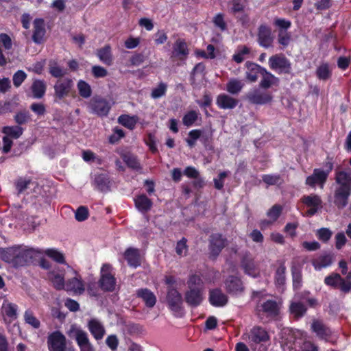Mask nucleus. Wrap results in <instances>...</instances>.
Listing matches in <instances>:
<instances>
[{
	"instance_id": "obj_1",
	"label": "nucleus",
	"mask_w": 351,
	"mask_h": 351,
	"mask_svg": "<svg viewBox=\"0 0 351 351\" xmlns=\"http://www.w3.org/2000/svg\"><path fill=\"white\" fill-rule=\"evenodd\" d=\"M42 252L38 249L27 247L23 245L0 249L1 258L14 267H23L32 263L35 256Z\"/></svg>"
},
{
	"instance_id": "obj_2",
	"label": "nucleus",
	"mask_w": 351,
	"mask_h": 351,
	"mask_svg": "<svg viewBox=\"0 0 351 351\" xmlns=\"http://www.w3.org/2000/svg\"><path fill=\"white\" fill-rule=\"evenodd\" d=\"M335 182L337 186L333 192L334 205L339 210L347 206L351 195V170L336 171Z\"/></svg>"
},
{
	"instance_id": "obj_3",
	"label": "nucleus",
	"mask_w": 351,
	"mask_h": 351,
	"mask_svg": "<svg viewBox=\"0 0 351 351\" xmlns=\"http://www.w3.org/2000/svg\"><path fill=\"white\" fill-rule=\"evenodd\" d=\"M270 337L261 326H256L247 333V342L252 351H267Z\"/></svg>"
},
{
	"instance_id": "obj_4",
	"label": "nucleus",
	"mask_w": 351,
	"mask_h": 351,
	"mask_svg": "<svg viewBox=\"0 0 351 351\" xmlns=\"http://www.w3.org/2000/svg\"><path fill=\"white\" fill-rule=\"evenodd\" d=\"M98 284L100 289L104 292H113L115 290L117 280L111 265L103 264Z\"/></svg>"
},
{
	"instance_id": "obj_5",
	"label": "nucleus",
	"mask_w": 351,
	"mask_h": 351,
	"mask_svg": "<svg viewBox=\"0 0 351 351\" xmlns=\"http://www.w3.org/2000/svg\"><path fill=\"white\" fill-rule=\"evenodd\" d=\"M166 299L169 309L175 316L182 317L184 314V307L181 293L176 288L169 287Z\"/></svg>"
},
{
	"instance_id": "obj_6",
	"label": "nucleus",
	"mask_w": 351,
	"mask_h": 351,
	"mask_svg": "<svg viewBox=\"0 0 351 351\" xmlns=\"http://www.w3.org/2000/svg\"><path fill=\"white\" fill-rule=\"evenodd\" d=\"M269 68L279 75L290 74L291 64L290 60L282 53L275 54L268 60Z\"/></svg>"
},
{
	"instance_id": "obj_7",
	"label": "nucleus",
	"mask_w": 351,
	"mask_h": 351,
	"mask_svg": "<svg viewBox=\"0 0 351 351\" xmlns=\"http://www.w3.org/2000/svg\"><path fill=\"white\" fill-rule=\"evenodd\" d=\"M69 335L75 340L80 348V351H95L93 345L90 341L88 333L80 328L72 326Z\"/></svg>"
},
{
	"instance_id": "obj_8",
	"label": "nucleus",
	"mask_w": 351,
	"mask_h": 351,
	"mask_svg": "<svg viewBox=\"0 0 351 351\" xmlns=\"http://www.w3.org/2000/svg\"><path fill=\"white\" fill-rule=\"evenodd\" d=\"M227 245V239L221 233H213L208 239L209 258L215 260Z\"/></svg>"
},
{
	"instance_id": "obj_9",
	"label": "nucleus",
	"mask_w": 351,
	"mask_h": 351,
	"mask_svg": "<svg viewBox=\"0 0 351 351\" xmlns=\"http://www.w3.org/2000/svg\"><path fill=\"white\" fill-rule=\"evenodd\" d=\"M274 35L270 26L266 23L261 24L256 33V42L258 45L265 49L273 47Z\"/></svg>"
},
{
	"instance_id": "obj_10",
	"label": "nucleus",
	"mask_w": 351,
	"mask_h": 351,
	"mask_svg": "<svg viewBox=\"0 0 351 351\" xmlns=\"http://www.w3.org/2000/svg\"><path fill=\"white\" fill-rule=\"evenodd\" d=\"M47 347L49 351H66V339L60 330H55L47 337Z\"/></svg>"
},
{
	"instance_id": "obj_11",
	"label": "nucleus",
	"mask_w": 351,
	"mask_h": 351,
	"mask_svg": "<svg viewBox=\"0 0 351 351\" xmlns=\"http://www.w3.org/2000/svg\"><path fill=\"white\" fill-rule=\"evenodd\" d=\"M301 202L308 208L306 212L307 217L315 215L322 208V200L317 194L304 195L301 198Z\"/></svg>"
},
{
	"instance_id": "obj_12",
	"label": "nucleus",
	"mask_w": 351,
	"mask_h": 351,
	"mask_svg": "<svg viewBox=\"0 0 351 351\" xmlns=\"http://www.w3.org/2000/svg\"><path fill=\"white\" fill-rule=\"evenodd\" d=\"M328 176L322 168H315L313 171V173L306 177L305 184L311 188H315L317 186L320 189H323L326 184Z\"/></svg>"
},
{
	"instance_id": "obj_13",
	"label": "nucleus",
	"mask_w": 351,
	"mask_h": 351,
	"mask_svg": "<svg viewBox=\"0 0 351 351\" xmlns=\"http://www.w3.org/2000/svg\"><path fill=\"white\" fill-rule=\"evenodd\" d=\"M89 108L91 113L99 117H106L108 114L111 106L106 99L98 97L90 101Z\"/></svg>"
},
{
	"instance_id": "obj_14",
	"label": "nucleus",
	"mask_w": 351,
	"mask_h": 351,
	"mask_svg": "<svg viewBox=\"0 0 351 351\" xmlns=\"http://www.w3.org/2000/svg\"><path fill=\"white\" fill-rule=\"evenodd\" d=\"M73 86V81L71 78L58 80L53 86L54 96L59 100L62 99L69 95Z\"/></svg>"
},
{
	"instance_id": "obj_15",
	"label": "nucleus",
	"mask_w": 351,
	"mask_h": 351,
	"mask_svg": "<svg viewBox=\"0 0 351 351\" xmlns=\"http://www.w3.org/2000/svg\"><path fill=\"white\" fill-rule=\"evenodd\" d=\"M225 289L231 295L241 294L245 289L241 278L234 276H228L224 281Z\"/></svg>"
},
{
	"instance_id": "obj_16",
	"label": "nucleus",
	"mask_w": 351,
	"mask_h": 351,
	"mask_svg": "<svg viewBox=\"0 0 351 351\" xmlns=\"http://www.w3.org/2000/svg\"><path fill=\"white\" fill-rule=\"evenodd\" d=\"M247 99L250 104L265 105L271 102L273 96L269 93L262 92L258 89H255L247 93Z\"/></svg>"
},
{
	"instance_id": "obj_17",
	"label": "nucleus",
	"mask_w": 351,
	"mask_h": 351,
	"mask_svg": "<svg viewBox=\"0 0 351 351\" xmlns=\"http://www.w3.org/2000/svg\"><path fill=\"white\" fill-rule=\"evenodd\" d=\"M271 267L275 269L274 280L276 287L277 288H282L286 283L287 279L285 261L278 260Z\"/></svg>"
},
{
	"instance_id": "obj_18",
	"label": "nucleus",
	"mask_w": 351,
	"mask_h": 351,
	"mask_svg": "<svg viewBox=\"0 0 351 351\" xmlns=\"http://www.w3.org/2000/svg\"><path fill=\"white\" fill-rule=\"evenodd\" d=\"M300 337H297L294 332L288 330L282 332L281 347L283 351H295L296 345L299 343Z\"/></svg>"
},
{
	"instance_id": "obj_19",
	"label": "nucleus",
	"mask_w": 351,
	"mask_h": 351,
	"mask_svg": "<svg viewBox=\"0 0 351 351\" xmlns=\"http://www.w3.org/2000/svg\"><path fill=\"white\" fill-rule=\"evenodd\" d=\"M208 301L215 307H223L228 302V297L220 288L209 290Z\"/></svg>"
},
{
	"instance_id": "obj_20",
	"label": "nucleus",
	"mask_w": 351,
	"mask_h": 351,
	"mask_svg": "<svg viewBox=\"0 0 351 351\" xmlns=\"http://www.w3.org/2000/svg\"><path fill=\"white\" fill-rule=\"evenodd\" d=\"M204 291L201 289H188L184 293V300L191 308L199 306L204 300Z\"/></svg>"
},
{
	"instance_id": "obj_21",
	"label": "nucleus",
	"mask_w": 351,
	"mask_h": 351,
	"mask_svg": "<svg viewBox=\"0 0 351 351\" xmlns=\"http://www.w3.org/2000/svg\"><path fill=\"white\" fill-rule=\"evenodd\" d=\"M189 53L187 44L184 39L178 38L176 40L171 53V58L179 60H185Z\"/></svg>"
},
{
	"instance_id": "obj_22",
	"label": "nucleus",
	"mask_w": 351,
	"mask_h": 351,
	"mask_svg": "<svg viewBox=\"0 0 351 351\" xmlns=\"http://www.w3.org/2000/svg\"><path fill=\"white\" fill-rule=\"evenodd\" d=\"M257 309L271 317H276L280 314L278 304L277 302L274 300H267L263 303L258 304Z\"/></svg>"
},
{
	"instance_id": "obj_23",
	"label": "nucleus",
	"mask_w": 351,
	"mask_h": 351,
	"mask_svg": "<svg viewBox=\"0 0 351 351\" xmlns=\"http://www.w3.org/2000/svg\"><path fill=\"white\" fill-rule=\"evenodd\" d=\"M93 184L100 192L107 193L110 191V180L108 173L95 174Z\"/></svg>"
},
{
	"instance_id": "obj_24",
	"label": "nucleus",
	"mask_w": 351,
	"mask_h": 351,
	"mask_svg": "<svg viewBox=\"0 0 351 351\" xmlns=\"http://www.w3.org/2000/svg\"><path fill=\"white\" fill-rule=\"evenodd\" d=\"M64 290L74 294L81 295L85 291L84 284L80 276L73 277L65 282Z\"/></svg>"
},
{
	"instance_id": "obj_25",
	"label": "nucleus",
	"mask_w": 351,
	"mask_h": 351,
	"mask_svg": "<svg viewBox=\"0 0 351 351\" xmlns=\"http://www.w3.org/2000/svg\"><path fill=\"white\" fill-rule=\"evenodd\" d=\"M88 329L95 340H101L106 334L104 325L97 319L93 318L88 322Z\"/></svg>"
},
{
	"instance_id": "obj_26",
	"label": "nucleus",
	"mask_w": 351,
	"mask_h": 351,
	"mask_svg": "<svg viewBox=\"0 0 351 351\" xmlns=\"http://www.w3.org/2000/svg\"><path fill=\"white\" fill-rule=\"evenodd\" d=\"M46 34L45 21L43 19L37 18L34 21V32L32 40L36 44H40Z\"/></svg>"
},
{
	"instance_id": "obj_27",
	"label": "nucleus",
	"mask_w": 351,
	"mask_h": 351,
	"mask_svg": "<svg viewBox=\"0 0 351 351\" xmlns=\"http://www.w3.org/2000/svg\"><path fill=\"white\" fill-rule=\"evenodd\" d=\"M136 209L141 213H148L153 206V202L145 194H140L134 198Z\"/></svg>"
},
{
	"instance_id": "obj_28",
	"label": "nucleus",
	"mask_w": 351,
	"mask_h": 351,
	"mask_svg": "<svg viewBox=\"0 0 351 351\" xmlns=\"http://www.w3.org/2000/svg\"><path fill=\"white\" fill-rule=\"evenodd\" d=\"M335 255L331 252H324L317 258L312 261V265L315 269L320 270L330 266L334 261Z\"/></svg>"
},
{
	"instance_id": "obj_29",
	"label": "nucleus",
	"mask_w": 351,
	"mask_h": 351,
	"mask_svg": "<svg viewBox=\"0 0 351 351\" xmlns=\"http://www.w3.org/2000/svg\"><path fill=\"white\" fill-rule=\"evenodd\" d=\"M307 312V307L302 302H291L289 306V313L295 320L302 318Z\"/></svg>"
},
{
	"instance_id": "obj_30",
	"label": "nucleus",
	"mask_w": 351,
	"mask_h": 351,
	"mask_svg": "<svg viewBox=\"0 0 351 351\" xmlns=\"http://www.w3.org/2000/svg\"><path fill=\"white\" fill-rule=\"evenodd\" d=\"M216 104L220 109H233L238 105L239 100L222 93L217 96Z\"/></svg>"
},
{
	"instance_id": "obj_31",
	"label": "nucleus",
	"mask_w": 351,
	"mask_h": 351,
	"mask_svg": "<svg viewBox=\"0 0 351 351\" xmlns=\"http://www.w3.org/2000/svg\"><path fill=\"white\" fill-rule=\"evenodd\" d=\"M123 255L129 266L136 268L141 265V257L138 249L128 247L125 250Z\"/></svg>"
},
{
	"instance_id": "obj_32",
	"label": "nucleus",
	"mask_w": 351,
	"mask_h": 351,
	"mask_svg": "<svg viewBox=\"0 0 351 351\" xmlns=\"http://www.w3.org/2000/svg\"><path fill=\"white\" fill-rule=\"evenodd\" d=\"M136 296L142 299L148 308L154 307L156 303V295L147 288H141L136 290Z\"/></svg>"
},
{
	"instance_id": "obj_33",
	"label": "nucleus",
	"mask_w": 351,
	"mask_h": 351,
	"mask_svg": "<svg viewBox=\"0 0 351 351\" xmlns=\"http://www.w3.org/2000/svg\"><path fill=\"white\" fill-rule=\"evenodd\" d=\"M245 65L247 69L246 71L247 80L251 82H255L258 80V76L262 75L263 70L265 68L251 62H247Z\"/></svg>"
},
{
	"instance_id": "obj_34",
	"label": "nucleus",
	"mask_w": 351,
	"mask_h": 351,
	"mask_svg": "<svg viewBox=\"0 0 351 351\" xmlns=\"http://www.w3.org/2000/svg\"><path fill=\"white\" fill-rule=\"evenodd\" d=\"M241 267L245 274L256 277V270L254 258L251 257L250 253H246L243 256L241 261Z\"/></svg>"
},
{
	"instance_id": "obj_35",
	"label": "nucleus",
	"mask_w": 351,
	"mask_h": 351,
	"mask_svg": "<svg viewBox=\"0 0 351 351\" xmlns=\"http://www.w3.org/2000/svg\"><path fill=\"white\" fill-rule=\"evenodd\" d=\"M32 97L34 99L43 98L47 90V84L43 80L36 79L30 86Z\"/></svg>"
},
{
	"instance_id": "obj_36",
	"label": "nucleus",
	"mask_w": 351,
	"mask_h": 351,
	"mask_svg": "<svg viewBox=\"0 0 351 351\" xmlns=\"http://www.w3.org/2000/svg\"><path fill=\"white\" fill-rule=\"evenodd\" d=\"M293 289V290H300L302 286V267L299 265L293 264L291 267Z\"/></svg>"
},
{
	"instance_id": "obj_37",
	"label": "nucleus",
	"mask_w": 351,
	"mask_h": 351,
	"mask_svg": "<svg viewBox=\"0 0 351 351\" xmlns=\"http://www.w3.org/2000/svg\"><path fill=\"white\" fill-rule=\"evenodd\" d=\"M97 56L100 61L106 65L110 66L112 64L113 57L111 47L109 45L99 49L97 51Z\"/></svg>"
},
{
	"instance_id": "obj_38",
	"label": "nucleus",
	"mask_w": 351,
	"mask_h": 351,
	"mask_svg": "<svg viewBox=\"0 0 351 351\" xmlns=\"http://www.w3.org/2000/svg\"><path fill=\"white\" fill-rule=\"evenodd\" d=\"M312 330L321 339H327L331 335V330L319 320L313 321L311 324Z\"/></svg>"
},
{
	"instance_id": "obj_39",
	"label": "nucleus",
	"mask_w": 351,
	"mask_h": 351,
	"mask_svg": "<svg viewBox=\"0 0 351 351\" xmlns=\"http://www.w3.org/2000/svg\"><path fill=\"white\" fill-rule=\"evenodd\" d=\"M261 76L262 79L259 83V86L264 89L270 88L271 85L278 82V78L269 72L265 68L263 70V73Z\"/></svg>"
},
{
	"instance_id": "obj_40",
	"label": "nucleus",
	"mask_w": 351,
	"mask_h": 351,
	"mask_svg": "<svg viewBox=\"0 0 351 351\" xmlns=\"http://www.w3.org/2000/svg\"><path fill=\"white\" fill-rule=\"evenodd\" d=\"M24 130L25 129L23 127L15 125L4 126L3 127L1 132L6 136H8L12 139H18L23 135Z\"/></svg>"
},
{
	"instance_id": "obj_41",
	"label": "nucleus",
	"mask_w": 351,
	"mask_h": 351,
	"mask_svg": "<svg viewBox=\"0 0 351 351\" xmlns=\"http://www.w3.org/2000/svg\"><path fill=\"white\" fill-rule=\"evenodd\" d=\"M248 0H231L228 3V12L234 16L243 13Z\"/></svg>"
},
{
	"instance_id": "obj_42",
	"label": "nucleus",
	"mask_w": 351,
	"mask_h": 351,
	"mask_svg": "<svg viewBox=\"0 0 351 351\" xmlns=\"http://www.w3.org/2000/svg\"><path fill=\"white\" fill-rule=\"evenodd\" d=\"M48 278L56 290L64 289L66 282L64 280V274L56 273L55 271H51L49 272Z\"/></svg>"
},
{
	"instance_id": "obj_43",
	"label": "nucleus",
	"mask_w": 351,
	"mask_h": 351,
	"mask_svg": "<svg viewBox=\"0 0 351 351\" xmlns=\"http://www.w3.org/2000/svg\"><path fill=\"white\" fill-rule=\"evenodd\" d=\"M343 278L338 273L332 272L324 278V283L326 285L330 287L335 289H339L342 285Z\"/></svg>"
},
{
	"instance_id": "obj_44",
	"label": "nucleus",
	"mask_w": 351,
	"mask_h": 351,
	"mask_svg": "<svg viewBox=\"0 0 351 351\" xmlns=\"http://www.w3.org/2000/svg\"><path fill=\"white\" fill-rule=\"evenodd\" d=\"M13 119L17 125L22 127L23 125H26L32 121V115L27 110L23 109L16 112Z\"/></svg>"
},
{
	"instance_id": "obj_45",
	"label": "nucleus",
	"mask_w": 351,
	"mask_h": 351,
	"mask_svg": "<svg viewBox=\"0 0 351 351\" xmlns=\"http://www.w3.org/2000/svg\"><path fill=\"white\" fill-rule=\"evenodd\" d=\"M199 119L202 120L200 114L199 112L191 110L185 113L182 117V123L186 127H191L195 124V123Z\"/></svg>"
},
{
	"instance_id": "obj_46",
	"label": "nucleus",
	"mask_w": 351,
	"mask_h": 351,
	"mask_svg": "<svg viewBox=\"0 0 351 351\" xmlns=\"http://www.w3.org/2000/svg\"><path fill=\"white\" fill-rule=\"evenodd\" d=\"M118 121L124 127L132 130L138 121V117L136 115L122 114L119 117Z\"/></svg>"
},
{
	"instance_id": "obj_47",
	"label": "nucleus",
	"mask_w": 351,
	"mask_h": 351,
	"mask_svg": "<svg viewBox=\"0 0 351 351\" xmlns=\"http://www.w3.org/2000/svg\"><path fill=\"white\" fill-rule=\"evenodd\" d=\"M187 287L189 289H201V291H204V284L202 277L196 274H191L189 276Z\"/></svg>"
},
{
	"instance_id": "obj_48",
	"label": "nucleus",
	"mask_w": 351,
	"mask_h": 351,
	"mask_svg": "<svg viewBox=\"0 0 351 351\" xmlns=\"http://www.w3.org/2000/svg\"><path fill=\"white\" fill-rule=\"evenodd\" d=\"M315 74L320 80L326 81L332 76V71L328 63L321 64L316 69Z\"/></svg>"
},
{
	"instance_id": "obj_49",
	"label": "nucleus",
	"mask_w": 351,
	"mask_h": 351,
	"mask_svg": "<svg viewBox=\"0 0 351 351\" xmlns=\"http://www.w3.org/2000/svg\"><path fill=\"white\" fill-rule=\"evenodd\" d=\"M2 309L5 315L12 320L17 318L18 306L16 304L5 300L3 303Z\"/></svg>"
},
{
	"instance_id": "obj_50",
	"label": "nucleus",
	"mask_w": 351,
	"mask_h": 351,
	"mask_svg": "<svg viewBox=\"0 0 351 351\" xmlns=\"http://www.w3.org/2000/svg\"><path fill=\"white\" fill-rule=\"evenodd\" d=\"M45 254L58 263L66 264L64 255L56 249H47L45 251Z\"/></svg>"
},
{
	"instance_id": "obj_51",
	"label": "nucleus",
	"mask_w": 351,
	"mask_h": 351,
	"mask_svg": "<svg viewBox=\"0 0 351 351\" xmlns=\"http://www.w3.org/2000/svg\"><path fill=\"white\" fill-rule=\"evenodd\" d=\"M79 95L83 98H88L92 95V89L88 83L80 80L77 84Z\"/></svg>"
},
{
	"instance_id": "obj_52",
	"label": "nucleus",
	"mask_w": 351,
	"mask_h": 351,
	"mask_svg": "<svg viewBox=\"0 0 351 351\" xmlns=\"http://www.w3.org/2000/svg\"><path fill=\"white\" fill-rule=\"evenodd\" d=\"M202 130L199 129H194L189 131L188 136L186 138L187 145L192 148L196 145L197 141L202 136Z\"/></svg>"
},
{
	"instance_id": "obj_53",
	"label": "nucleus",
	"mask_w": 351,
	"mask_h": 351,
	"mask_svg": "<svg viewBox=\"0 0 351 351\" xmlns=\"http://www.w3.org/2000/svg\"><path fill=\"white\" fill-rule=\"evenodd\" d=\"M243 84L239 80L232 79L226 84V90L232 95L238 94L243 88Z\"/></svg>"
},
{
	"instance_id": "obj_54",
	"label": "nucleus",
	"mask_w": 351,
	"mask_h": 351,
	"mask_svg": "<svg viewBox=\"0 0 351 351\" xmlns=\"http://www.w3.org/2000/svg\"><path fill=\"white\" fill-rule=\"evenodd\" d=\"M49 72L51 76L56 78H61L67 74V69L60 66L57 62L50 63Z\"/></svg>"
},
{
	"instance_id": "obj_55",
	"label": "nucleus",
	"mask_w": 351,
	"mask_h": 351,
	"mask_svg": "<svg viewBox=\"0 0 351 351\" xmlns=\"http://www.w3.org/2000/svg\"><path fill=\"white\" fill-rule=\"evenodd\" d=\"M295 351H318L317 347L309 341L299 339V343L296 345Z\"/></svg>"
},
{
	"instance_id": "obj_56",
	"label": "nucleus",
	"mask_w": 351,
	"mask_h": 351,
	"mask_svg": "<svg viewBox=\"0 0 351 351\" xmlns=\"http://www.w3.org/2000/svg\"><path fill=\"white\" fill-rule=\"evenodd\" d=\"M32 183V180L31 178L19 177L15 182V188L18 194L23 193Z\"/></svg>"
},
{
	"instance_id": "obj_57",
	"label": "nucleus",
	"mask_w": 351,
	"mask_h": 351,
	"mask_svg": "<svg viewBox=\"0 0 351 351\" xmlns=\"http://www.w3.org/2000/svg\"><path fill=\"white\" fill-rule=\"evenodd\" d=\"M263 182L267 185H280L283 180L279 174H265L262 176Z\"/></svg>"
},
{
	"instance_id": "obj_58",
	"label": "nucleus",
	"mask_w": 351,
	"mask_h": 351,
	"mask_svg": "<svg viewBox=\"0 0 351 351\" xmlns=\"http://www.w3.org/2000/svg\"><path fill=\"white\" fill-rule=\"evenodd\" d=\"M24 319L25 323L32 326L34 328H38L40 326V321L34 316L31 310H26L24 313Z\"/></svg>"
},
{
	"instance_id": "obj_59",
	"label": "nucleus",
	"mask_w": 351,
	"mask_h": 351,
	"mask_svg": "<svg viewBox=\"0 0 351 351\" xmlns=\"http://www.w3.org/2000/svg\"><path fill=\"white\" fill-rule=\"evenodd\" d=\"M282 206L280 204H274L267 212V216L275 222L280 216L282 212Z\"/></svg>"
},
{
	"instance_id": "obj_60",
	"label": "nucleus",
	"mask_w": 351,
	"mask_h": 351,
	"mask_svg": "<svg viewBox=\"0 0 351 351\" xmlns=\"http://www.w3.org/2000/svg\"><path fill=\"white\" fill-rule=\"evenodd\" d=\"M250 53V49L245 45L239 47L237 52L233 55L232 60L237 63H241L244 60V56Z\"/></svg>"
},
{
	"instance_id": "obj_61",
	"label": "nucleus",
	"mask_w": 351,
	"mask_h": 351,
	"mask_svg": "<svg viewBox=\"0 0 351 351\" xmlns=\"http://www.w3.org/2000/svg\"><path fill=\"white\" fill-rule=\"evenodd\" d=\"M167 86L164 82H160L157 87L152 89L151 97L153 99H158L166 94Z\"/></svg>"
},
{
	"instance_id": "obj_62",
	"label": "nucleus",
	"mask_w": 351,
	"mask_h": 351,
	"mask_svg": "<svg viewBox=\"0 0 351 351\" xmlns=\"http://www.w3.org/2000/svg\"><path fill=\"white\" fill-rule=\"evenodd\" d=\"M291 40V34L287 32V31H283L282 29H279L278 34V43L283 46V47H286L289 45Z\"/></svg>"
},
{
	"instance_id": "obj_63",
	"label": "nucleus",
	"mask_w": 351,
	"mask_h": 351,
	"mask_svg": "<svg viewBox=\"0 0 351 351\" xmlns=\"http://www.w3.org/2000/svg\"><path fill=\"white\" fill-rule=\"evenodd\" d=\"M144 141L146 145L149 147V149L152 154H156L158 152L154 134L148 133L147 137L144 139Z\"/></svg>"
},
{
	"instance_id": "obj_64",
	"label": "nucleus",
	"mask_w": 351,
	"mask_h": 351,
	"mask_svg": "<svg viewBox=\"0 0 351 351\" xmlns=\"http://www.w3.org/2000/svg\"><path fill=\"white\" fill-rule=\"evenodd\" d=\"M124 136V131L122 129L116 127L113 130V133L109 136L108 141L111 144H115Z\"/></svg>"
}]
</instances>
